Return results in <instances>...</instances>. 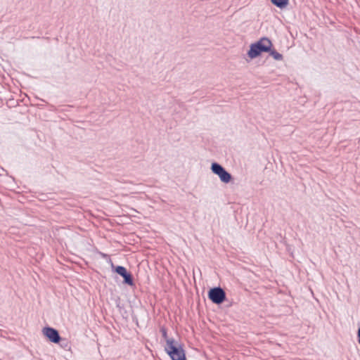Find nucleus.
I'll list each match as a JSON object with an SVG mask.
<instances>
[{
  "label": "nucleus",
  "instance_id": "obj_1",
  "mask_svg": "<svg viewBox=\"0 0 360 360\" xmlns=\"http://www.w3.org/2000/svg\"><path fill=\"white\" fill-rule=\"evenodd\" d=\"M272 47L271 41L266 37L262 38L259 41L255 44H252L250 50L248 52V56L251 59L255 58L259 56L262 52H269Z\"/></svg>",
  "mask_w": 360,
  "mask_h": 360
},
{
  "label": "nucleus",
  "instance_id": "obj_2",
  "mask_svg": "<svg viewBox=\"0 0 360 360\" xmlns=\"http://www.w3.org/2000/svg\"><path fill=\"white\" fill-rule=\"evenodd\" d=\"M165 349L172 360H185L184 350L175 340H168Z\"/></svg>",
  "mask_w": 360,
  "mask_h": 360
},
{
  "label": "nucleus",
  "instance_id": "obj_3",
  "mask_svg": "<svg viewBox=\"0 0 360 360\" xmlns=\"http://www.w3.org/2000/svg\"><path fill=\"white\" fill-rule=\"evenodd\" d=\"M212 172L218 175L220 180L225 184L230 182L231 175L219 164L214 162L211 166Z\"/></svg>",
  "mask_w": 360,
  "mask_h": 360
},
{
  "label": "nucleus",
  "instance_id": "obj_4",
  "mask_svg": "<svg viewBox=\"0 0 360 360\" xmlns=\"http://www.w3.org/2000/svg\"><path fill=\"white\" fill-rule=\"evenodd\" d=\"M209 298L214 304H221L226 299V293L220 287L212 288L208 293Z\"/></svg>",
  "mask_w": 360,
  "mask_h": 360
},
{
  "label": "nucleus",
  "instance_id": "obj_5",
  "mask_svg": "<svg viewBox=\"0 0 360 360\" xmlns=\"http://www.w3.org/2000/svg\"><path fill=\"white\" fill-rule=\"evenodd\" d=\"M42 333L44 335H45L51 342L53 343H58L60 340L58 332L53 328L45 327L43 328Z\"/></svg>",
  "mask_w": 360,
  "mask_h": 360
},
{
  "label": "nucleus",
  "instance_id": "obj_6",
  "mask_svg": "<svg viewBox=\"0 0 360 360\" xmlns=\"http://www.w3.org/2000/svg\"><path fill=\"white\" fill-rule=\"evenodd\" d=\"M271 3L280 8H285L289 0H271Z\"/></svg>",
  "mask_w": 360,
  "mask_h": 360
},
{
  "label": "nucleus",
  "instance_id": "obj_7",
  "mask_svg": "<svg viewBox=\"0 0 360 360\" xmlns=\"http://www.w3.org/2000/svg\"><path fill=\"white\" fill-rule=\"evenodd\" d=\"M269 52L270 56H271L275 60H281L283 59V56L278 52H277L276 50L271 49V51H269Z\"/></svg>",
  "mask_w": 360,
  "mask_h": 360
},
{
  "label": "nucleus",
  "instance_id": "obj_8",
  "mask_svg": "<svg viewBox=\"0 0 360 360\" xmlns=\"http://www.w3.org/2000/svg\"><path fill=\"white\" fill-rule=\"evenodd\" d=\"M115 271L122 277L128 273L127 269L122 266H117L115 269Z\"/></svg>",
  "mask_w": 360,
  "mask_h": 360
},
{
  "label": "nucleus",
  "instance_id": "obj_9",
  "mask_svg": "<svg viewBox=\"0 0 360 360\" xmlns=\"http://www.w3.org/2000/svg\"><path fill=\"white\" fill-rule=\"evenodd\" d=\"M123 278L125 283L129 285H133V279L130 274L127 273L125 276H123Z\"/></svg>",
  "mask_w": 360,
  "mask_h": 360
},
{
  "label": "nucleus",
  "instance_id": "obj_10",
  "mask_svg": "<svg viewBox=\"0 0 360 360\" xmlns=\"http://www.w3.org/2000/svg\"><path fill=\"white\" fill-rule=\"evenodd\" d=\"M160 332H161V333H162V335L163 338L165 339V342H166V344H167V340H174V338H168V336H167V330H166L165 328L162 327V328H160Z\"/></svg>",
  "mask_w": 360,
  "mask_h": 360
},
{
  "label": "nucleus",
  "instance_id": "obj_11",
  "mask_svg": "<svg viewBox=\"0 0 360 360\" xmlns=\"http://www.w3.org/2000/svg\"><path fill=\"white\" fill-rule=\"evenodd\" d=\"M357 336L359 338V343L360 344V328L358 330Z\"/></svg>",
  "mask_w": 360,
  "mask_h": 360
}]
</instances>
